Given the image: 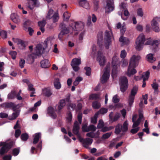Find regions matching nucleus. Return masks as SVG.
Here are the masks:
<instances>
[{
	"label": "nucleus",
	"instance_id": "obj_1",
	"mask_svg": "<svg viewBox=\"0 0 160 160\" xmlns=\"http://www.w3.org/2000/svg\"><path fill=\"white\" fill-rule=\"evenodd\" d=\"M45 49L42 45H37L34 49V53L29 56V59L33 60L37 59L38 57L41 56L43 53Z\"/></svg>",
	"mask_w": 160,
	"mask_h": 160
},
{
	"label": "nucleus",
	"instance_id": "obj_20",
	"mask_svg": "<svg viewBox=\"0 0 160 160\" xmlns=\"http://www.w3.org/2000/svg\"><path fill=\"white\" fill-rule=\"evenodd\" d=\"M79 4L80 6L86 9L89 8V4L88 2L86 0H83L82 1H79Z\"/></svg>",
	"mask_w": 160,
	"mask_h": 160
},
{
	"label": "nucleus",
	"instance_id": "obj_45",
	"mask_svg": "<svg viewBox=\"0 0 160 160\" xmlns=\"http://www.w3.org/2000/svg\"><path fill=\"white\" fill-rule=\"evenodd\" d=\"M16 95V93L15 91H12L8 95V98L9 99H13L15 98Z\"/></svg>",
	"mask_w": 160,
	"mask_h": 160
},
{
	"label": "nucleus",
	"instance_id": "obj_15",
	"mask_svg": "<svg viewBox=\"0 0 160 160\" xmlns=\"http://www.w3.org/2000/svg\"><path fill=\"white\" fill-rule=\"evenodd\" d=\"M116 61H112V76L113 78L116 76L118 73L117 65L116 64Z\"/></svg>",
	"mask_w": 160,
	"mask_h": 160
},
{
	"label": "nucleus",
	"instance_id": "obj_46",
	"mask_svg": "<svg viewBox=\"0 0 160 160\" xmlns=\"http://www.w3.org/2000/svg\"><path fill=\"white\" fill-rule=\"evenodd\" d=\"M154 54L152 53H149L147 54L146 57V59L148 60H153L156 59V58L154 57Z\"/></svg>",
	"mask_w": 160,
	"mask_h": 160
},
{
	"label": "nucleus",
	"instance_id": "obj_5",
	"mask_svg": "<svg viewBox=\"0 0 160 160\" xmlns=\"http://www.w3.org/2000/svg\"><path fill=\"white\" fill-rule=\"evenodd\" d=\"M110 67V63L108 62L105 68L103 74L101 79V82L102 84L107 82L109 78Z\"/></svg>",
	"mask_w": 160,
	"mask_h": 160
},
{
	"label": "nucleus",
	"instance_id": "obj_33",
	"mask_svg": "<svg viewBox=\"0 0 160 160\" xmlns=\"http://www.w3.org/2000/svg\"><path fill=\"white\" fill-rule=\"evenodd\" d=\"M97 59V60H104L105 59V57L102 52L99 51L98 52Z\"/></svg>",
	"mask_w": 160,
	"mask_h": 160
},
{
	"label": "nucleus",
	"instance_id": "obj_43",
	"mask_svg": "<svg viewBox=\"0 0 160 160\" xmlns=\"http://www.w3.org/2000/svg\"><path fill=\"white\" fill-rule=\"evenodd\" d=\"M100 96L98 94H92L90 95L89 99H90L96 100L99 98Z\"/></svg>",
	"mask_w": 160,
	"mask_h": 160
},
{
	"label": "nucleus",
	"instance_id": "obj_29",
	"mask_svg": "<svg viewBox=\"0 0 160 160\" xmlns=\"http://www.w3.org/2000/svg\"><path fill=\"white\" fill-rule=\"evenodd\" d=\"M66 102L65 99H62L60 100L58 107V109L60 111L61 110L65 105Z\"/></svg>",
	"mask_w": 160,
	"mask_h": 160
},
{
	"label": "nucleus",
	"instance_id": "obj_23",
	"mask_svg": "<svg viewBox=\"0 0 160 160\" xmlns=\"http://www.w3.org/2000/svg\"><path fill=\"white\" fill-rule=\"evenodd\" d=\"M160 43V40H153L152 43V47H151V48L152 50L155 51L159 44Z\"/></svg>",
	"mask_w": 160,
	"mask_h": 160
},
{
	"label": "nucleus",
	"instance_id": "obj_10",
	"mask_svg": "<svg viewBox=\"0 0 160 160\" xmlns=\"http://www.w3.org/2000/svg\"><path fill=\"white\" fill-rule=\"evenodd\" d=\"M114 9V4L113 0H108L105 7V12L109 13Z\"/></svg>",
	"mask_w": 160,
	"mask_h": 160
},
{
	"label": "nucleus",
	"instance_id": "obj_17",
	"mask_svg": "<svg viewBox=\"0 0 160 160\" xmlns=\"http://www.w3.org/2000/svg\"><path fill=\"white\" fill-rule=\"evenodd\" d=\"M13 41L18 44L19 46L22 49H24L25 47L24 42L22 40L18 39L13 38Z\"/></svg>",
	"mask_w": 160,
	"mask_h": 160
},
{
	"label": "nucleus",
	"instance_id": "obj_18",
	"mask_svg": "<svg viewBox=\"0 0 160 160\" xmlns=\"http://www.w3.org/2000/svg\"><path fill=\"white\" fill-rule=\"evenodd\" d=\"M19 106L18 107V108L16 109V110L14 111L15 112L12 113L11 116L8 117V119L10 120H12L15 119L19 115V113L20 111V110L19 109Z\"/></svg>",
	"mask_w": 160,
	"mask_h": 160
},
{
	"label": "nucleus",
	"instance_id": "obj_48",
	"mask_svg": "<svg viewBox=\"0 0 160 160\" xmlns=\"http://www.w3.org/2000/svg\"><path fill=\"white\" fill-rule=\"evenodd\" d=\"M81 63V61H72L71 62V65L72 66H79Z\"/></svg>",
	"mask_w": 160,
	"mask_h": 160
},
{
	"label": "nucleus",
	"instance_id": "obj_24",
	"mask_svg": "<svg viewBox=\"0 0 160 160\" xmlns=\"http://www.w3.org/2000/svg\"><path fill=\"white\" fill-rule=\"evenodd\" d=\"M40 64L41 67L43 68H48L51 65L49 61H41Z\"/></svg>",
	"mask_w": 160,
	"mask_h": 160
},
{
	"label": "nucleus",
	"instance_id": "obj_4",
	"mask_svg": "<svg viewBox=\"0 0 160 160\" xmlns=\"http://www.w3.org/2000/svg\"><path fill=\"white\" fill-rule=\"evenodd\" d=\"M119 82L120 90L123 92L128 89V79L126 77L122 76L119 78Z\"/></svg>",
	"mask_w": 160,
	"mask_h": 160
},
{
	"label": "nucleus",
	"instance_id": "obj_30",
	"mask_svg": "<svg viewBox=\"0 0 160 160\" xmlns=\"http://www.w3.org/2000/svg\"><path fill=\"white\" fill-rule=\"evenodd\" d=\"M128 129V123L127 121H125L123 125H121V130L123 133L127 131Z\"/></svg>",
	"mask_w": 160,
	"mask_h": 160
},
{
	"label": "nucleus",
	"instance_id": "obj_13",
	"mask_svg": "<svg viewBox=\"0 0 160 160\" xmlns=\"http://www.w3.org/2000/svg\"><path fill=\"white\" fill-rule=\"evenodd\" d=\"M80 129L79 125L77 121H76L74 123L72 129V132L73 133L78 136H79V133Z\"/></svg>",
	"mask_w": 160,
	"mask_h": 160
},
{
	"label": "nucleus",
	"instance_id": "obj_25",
	"mask_svg": "<svg viewBox=\"0 0 160 160\" xmlns=\"http://www.w3.org/2000/svg\"><path fill=\"white\" fill-rule=\"evenodd\" d=\"M54 85L55 88L57 89H60L61 87V85L60 82V79L58 78H55L54 82Z\"/></svg>",
	"mask_w": 160,
	"mask_h": 160
},
{
	"label": "nucleus",
	"instance_id": "obj_35",
	"mask_svg": "<svg viewBox=\"0 0 160 160\" xmlns=\"http://www.w3.org/2000/svg\"><path fill=\"white\" fill-rule=\"evenodd\" d=\"M43 94L47 97H49L52 94L51 90L48 88H46L43 90Z\"/></svg>",
	"mask_w": 160,
	"mask_h": 160
},
{
	"label": "nucleus",
	"instance_id": "obj_26",
	"mask_svg": "<svg viewBox=\"0 0 160 160\" xmlns=\"http://www.w3.org/2000/svg\"><path fill=\"white\" fill-rule=\"evenodd\" d=\"M130 67H128L127 72V75L129 77H130L132 75L135 74L137 72V71L134 68L132 69Z\"/></svg>",
	"mask_w": 160,
	"mask_h": 160
},
{
	"label": "nucleus",
	"instance_id": "obj_8",
	"mask_svg": "<svg viewBox=\"0 0 160 160\" xmlns=\"http://www.w3.org/2000/svg\"><path fill=\"white\" fill-rule=\"evenodd\" d=\"M105 38L104 40L105 46L106 49H108L109 46L111 44V37L112 35L111 31L109 32L106 31L105 32Z\"/></svg>",
	"mask_w": 160,
	"mask_h": 160
},
{
	"label": "nucleus",
	"instance_id": "obj_50",
	"mask_svg": "<svg viewBox=\"0 0 160 160\" xmlns=\"http://www.w3.org/2000/svg\"><path fill=\"white\" fill-rule=\"evenodd\" d=\"M88 129L86 131L87 132H88L90 131L94 132L95 131L96 129V128L95 126L92 124L91 125L88 127Z\"/></svg>",
	"mask_w": 160,
	"mask_h": 160
},
{
	"label": "nucleus",
	"instance_id": "obj_9",
	"mask_svg": "<svg viewBox=\"0 0 160 160\" xmlns=\"http://www.w3.org/2000/svg\"><path fill=\"white\" fill-rule=\"evenodd\" d=\"M19 106L18 104L15 105L12 102H6L3 103L1 105L2 107L5 109H11L13 111H15L16 108Z\"/></svg>",
	"mask_w": 160,
	"mask_h": 160
},
{
	"label": "nucleus",
	"instance_id": "obj_42",
	"mask_svg": "<svg viewBox=\"0 0 160 160\" xmlns=\"http://www.w3.org/2000/svg\"><path fill=\"white\" fill-rule=\"evenodd\" d=\"M25 6L26 8H28L30 10H32L34 8V6L31 2L29 0H28V2L25 4Z\"/></svg>",
	"mask_w": 160,
	"mask_h": 160
},
{
	"label": "nucleus",
	"instance_id": "obj_34",
	"mask_svg": "<svg viewBox=\"0 0 160 160\" xmlns=\"http://www.w3.org/2000/svg\"><path fill=\"white\" fill-rule=\"evenodd\" d=\"M121 131V124L118 123L115 127L114 132L116 134L118 135Z\"/></svg>",
	"mask_w": 160,
	"mask_h": 160
},
{
	"label": "nucleus",
	"instance_id": "obj_49",
	"mask_svg": "<svg viewBox=\"0 0 160 160\" xmlns=\"http://www.w3.org/2000/svg\"><path fill=\"white\" fill-rule=\"evenodd\" d=\"M85 70L86 71V75L88 76H89L91 74V69L90 67H86L84 68Z\"/></svg>",
	"mask_w": 160,
	"mask_h": 160
},
{
	"label": "nucleus",
	"instance_id": "obj_22",
	"mask_svg": "<svg viewBox=\"0 0 160 160\" xmlns=\"http://www.w3.org/2000/svg\"><path fill=\"white\" fill-rule=\"evenodd\" d=\"M92 140L90 138H86L84 140L83 146L86 148H88V146L90 145L92 143Z\"/></svg>",
	"mask_w": 160,
	"mask_h": 160
},
{
	"label": "nucleus",
	"instance_id": "obj_57",
	"mask_svg": "<svg viewBox=\"0 0 160 160\" xmlns=\"http://www.w3.org/2000/svg\"><path fill=\"white\" fill-rule=\"evenodd\" d=\"M21 131L19 129H17L15 130V137L16 138H18L21 134Z\"/></svg>",
	"mask_w": 160,
	"mask_h": 160
},
{
	"label": "nucleus",
	"instance_id": "obj_52",
	"mask_svg": "<svg viewBox=\"0 0 160 160\" xmlns=\"http://www.w3.org/2000/svg\"><path fill=\"white\" fill-rule=\"evenodd\" d=\"M53 10L51 9L49 10L47 16L46 17V18L48 19H50L52 18L51 15L53 14Z\"/></svg>",
	"mask_w": 160,
	"mask_h": 160
},
{
	"label": "nucleus",
	"instance_id": "obj_7",
	"mask_svg": "<svg viewBox=\"0 0 160 160\" xmlns=\"http://www.w3.org/2000/svg\"><path fill=\"white\" fill-rule=\"evenodd\" d=\"M138 90V87L136 86L133 87L132 89L130 94L129 97V106L131 107L133 103L135 98V96Z\"/></svg>",
	"mask_w": 160,
	"mask_h": 160
},
{
	"label": "nucleus",
	"instance_id": "obj_41",
	"mask_svg": "<svg viewBox=\"0 0 160 160\" xmlns=\"http://www.w3.org/2000/svg\"><path fill=\"white\" fill-rule=\"evenodd\" d=\"M54 22H57L59 18V16L58 12H56L52 17Z\"/></svg>",
	"mask_w": 160,
	"mask_h": 160
},
{
	"label": "nucleus",
	"instance_id": "obj_59",
	"mask_svg": "<svg viewBox=\"0 0 160 160\" xmlns=\"http://www.w3.org/2000/svg\"><path fill=\"white\" fill-rule=\"evenodd\" d=\"M140 128L138 127L136 128H133L131 129L130 130V132L132 134H134L136 133L139 130Z\"/></svg>",
	"mask_w": 160,
	"mask_h": 160
},
{
	"label": "nucleus",
	"instance_id": "obj_53",
	"mask_svg": "<svg viewBox=\"0 0 160 160\" xmlns=\"http://www.w3.org/2000/svg\"><path fill=\"white\" fill-rule=\"evenodd\" d=\"M31 24V22L30 20H27L24 23V30L26 31L27 29V26L30 25Z\"/></svg>",
	"mask_w": 160,
	"mask_h": 160
},
{
	"label": "nucleus",
	"instance_id": "obj_19",
	"mask_svg": "<svg viewBox=\"0 0 160 160\" xmlns=\"http://www.w3.org/2000/svg\"><path fill=\"white\" fill-rule=\"evenodd\" d=\"M11 19L15 23L18 24L20 22V20L19 16L15 13H12L10 16Z\"/></svg>",
	"mask_w": 160,
	"mask_h": 160
},
{
	"label": "nucleus",
	"instance_id": "obj_32",
	"mask_svg": "<svg viewBox=\"0 0 160 160\" xmlns=\"http://www.w3.org/2000/svg\"><path fill=\"white\" fill-rule=\"evenodd\" d=\"M160 19V18L156 17L152 20L151 23L152 28L159 25L157 21H159Z\"/></svg>",
	"mask_w": 160,
	"mask_h": 160
},
{
	"label": "nucleus",
	"instance_id": "obj_14",
	"mask_svg": "<svg viewBox=\"0 0 160 160\" xmlns=\"http://www.w3.org/2000/svg\"><path fill=\"white\" fill-rule=\"evenodd\" d=\"M113 112H111L109 114V118L112 122H115L118 120L121 116V115L119 113L117 112L115 114L113 117Z\"/></svg>",
	"mask_w": 160,
	"mask_h": 160
},
{
	"label": "nucleus",
	"instance_id": "obj_3",
	"mask_svg": "<svg viewBox=\"0 0 160 160\" xmlns=\"http://www.w3.org/2000/svg\"><path fill=\"white\" fill-rule=\"evenodd\" d=\"M145 35L143 33L140 34L137 38L135 43V48L137 50L140 51L142 48L146 41Z\"/></svg>",
	"mask_w": 160,
	"mask_h": 160
},
{
	"label": "nucleus",
	"instance_id": "obj_61",
	"mask_svg": "<svg viewBox=\"0 0 160 160\" xmlns=\"http://www.w3.org/2000/svg\"><path fill=\"white\" fill-rule=\"evenodd\" d=\"M117 95H114L112 98V101L115 103H117L119 101V99L118 98Z\"/></svg>",
	"mask_w": 160,
	"mask_h": 160
},
{
	"label": "nucleus",
	"instance_id": "obj_55",
	"mask_svg": "<svg viewBox=\"0 0 160 160\" xmlns=\"http://www.w3.org/2000/svg\"><path fill=\"white\" fill-rule=\"evenodd\" d=\"M96 46L93 45L92 48V51L91 52V55L92 57H94L96 54Z\"/></svg>",
	"mask_w": 160,
	"mask_h": 160
},
{
	"label": "nucleus",
	"instance_id": "obj_11",
	"mask_svg": "<svg viewBox=\"0 0 160 160\" xmlns=\"http://www.w3.org/2000/svg\"><path fill=\"white\" fill-rule=\"evenodd\" d=\"M72 26H74V28H72V29L76 31H80L82 30L84 28V24L82 22L79 23L78 22H75L72 23Z\"/></svg>",
	"mask_w": 160,
	"mask_h": 160
},
{
	"label": "nucleus",
	"instance_id": "obj_54",
	"mask_svg": "<svg viewBox=\"0 0 160 160\" xmlns=\"http://www.w3.org/2000/svg\"><path fill=\"white\" fill-rule=\"evenodd\" d=\"M111 132H108L103 135L102 137V138L105 139L108 138L111 135Z\"/></svg>",
	"mask_w": 160,
	"mask_h": 160
},
{
	"label": "nucleus",
	"instance_id": "obj_12",
	"mask_svg": "<svg viewBox=\"0 0 160 160\" xmlns=\"http://www.w3.org/2000/svg\"><path fill=\"white\" fill-rule=\"evenodd\" d=\"M47 112L48 114L52 118L55 119L57 118V114L53 107L51 106L49 107L47 109Z\"/></svg>",
	"mask_w": 160,
	"mask_h": 160
},
{
	"label": "nucleus",
	"instance_id": "obj_21",
	"mask_svg": "<svg viewBox=\"0 0 160 160\" xmlns=\"http://www.w3.org/2000/svg\"><path fill=\"white\" fill-rule=\"evenodd\" d=\"M41 138V134L40 132H38L36 133L34 135L33 143L35 144H37L39 141V139Z\"/></svg>",
	"mask_w": 160,
	"mask_h": 160
},
{
	"label": "nucleus",
	"instance_id": "obj_63",
	"mask_svg": "<svg viewBox=\"0 0 160 160\" xmlns=\"http://www.w3.org/2000/svg\"><path fill=\"white\" fill-rule=\"evenodd\" d=\"M0 35H1L3 38H6L7 37V32L4 31H0Z\"/></svg>",
	"mask_w": 160,
	"mask_h": 160
},
{
	"label": "nucleus",
	"instance_id": "obj_47",
	"mask_svg": "<svg viewBox=\"0 0 160 160\" xmlns=\"http://www.w3.org/2000/svg\"><path fill=\"white\" fill-rule=\"evenodd\" d=\"M108 112V109L105 108H102L100 110L97 112L96 113L98 114L99 115L100 114H104Z\"/></svg>",
	"mask_w": 160,
	"mask_h": 160
},
{
	"label": "nucleus",
	"instance_id": "obj_37",
	"mask_svg": "<svg viewBox=\"0 0 160 160\" xmlns=\"http://www.w3.org/2000/svg\"><path fill=\"white\" fill-rule=\"evenodd\" d=\"M20 152V148L18 147L17 148H14L12 149V154L13 156H16L19 154Z\"/></svg>",
	"mask_w": 160,
	"mask_h": 160
},
{
	"label": "nucleus",
	"instance_id": "obj_44",
	"mask_svg": "<svg viewBox=\"0 0 160 160\" xmlns=\"http://www.w3.org/2000/svg\"><path fill=\"white\" fill-rule=\"evenodd\" d=\"M98 114L96 113L94 116L91 118V122L93 124H95L97 122V119L98 116Z\"/></svg>",
	"mask_w": 160,
	"mask_h": 160
},
{
	"label": "nucleus",
	"instance_id": "obj_31",
	"mask_svg": "<svg viewBox=\"0 0 160 160\" xmlns=\"http://www.w3.org/2000/svg\"><path fill=\"white\" fill-rule=\"evenodd\" d=\"M119 41L123 44H127L129 43V40L122 36L120 37L119 39Z\"/></svg>",
	"mask_w": 160,
	"mask_h": 160
},
{
	"label": "nucleus",
	"instance_id": "obj_62",
	"mask_svg": "<svg viewBox=\"0 0 160 160\" xmlns=\"http://www.w3.org/2000/svg\"><path fill=\"white\" fill-rule=\"evenodd\" d=\"M32 1L33 3V6L38 7L40 6V3L38 0H34Z\"/></svg>",
	"mask_w": 160,
	"mask_h": 160
},
{
	"label": "nucleus",
	"instance_id": "obj_64",
	"mask_svg": "<svg viewBox=\"0 0 160 160\" xmlns=\"http://www.w3.org/2000/svg\"><path fill=\"white\" fill-rule=\"evenodd\" d=\"M152 88L155 91L158 90V85L156 82L153 83L152 85Z\"/></svg>",
	"mask_w": 160,
	"mask_h": 160
},
{
	"label": "nucleus",
	"instance_id": "obj_36",
	"mask_svg": "<svg viewBox=\"0 0 160 160\" xmlns=\"http://www.w3.org/2000/svg\"><path fill=\"white\" fill-rule=\"evenodd\" d=\"M138 61H130L128 67L131 68L136 67L138 64Z\"/></svg>",
	"mask_w": 160,
	"mask_h": 160
},
{
	"label": "nucleus",
	"instance_id": "obj_38",
	"mask_svg": "<svg viewBox=\"0 0 160 160\" xmlns=\"http://www.w3.org/2000/svg\"><path fill=\"white\" fill-rule=\"evenodd\" d=\"M92 106L94 109H99L101 106L100 103L98 101H95L92 102Z\"/></svg>",
	"mask_w": 160,
	"mask_h": 160
},
{
	"label": "nucleus",
	"instance_id": "obj_27",
	"mask_svg": "<svg viewBox=\"0 0 160 160\" xmlns=\"http://www.w3.org/2000/svg\"><path fill=\"white\" fill-rule=\"evenodd\" d=\"M46 23V22L45 20H43L38 22V25L40 27V29L42 32H44L45 31L44 27Z\"/></svg>",
	"mask_w": 160,
	"mask_h": 160
},
{
	"label": "nucleus",
	"instance_id": "obj_2",
	"mask_svg": "<svg viewBox=\"0 0 160 160\" xmlns=\"http://www.w3.org/2000/svg\"><path fill=\"white\" fill-rule=\"evenodd\" d=\"M14 143L13 141L8 142H0V147L2 146L0 149V155H2L7 153L13 146Z\"/></svg>",
	"mask_w": 160,
	"mask_h": 160
},
{
	"label": "nucleus",
	"instance_id": "obj_56",
	"mask_svg": "<svg viewBox=\"0 0 160 160\" xmlns=\"http://www.w3.org/2000/svg\"><path fill=\"white\" fill-rule=\"evenodd\" d=\"M104 126V122L102 119H100L99 121V122L97 126V128H102Z\"/></svg>",
	"mask_w": 160,
	"mask_h": 160
},
{
	"label": "nucleus",
	"instance_id": "obj_28",
	"mask_svg": "<svg viewBox=\"0 0 160 160\" xmlns=\"http://www.w3.org/2000/svg\"><path fill=\"white\" fill-rule=\"evenodd\" d=\"M28 90L29 91H32L30 94V96L31 97H33L35 96V95L33 94L35 93V89L33 88V85L32 84H28Z\"/></svg>",
	"mask_w": 160,
	"mask_h": 160
},
{
	"label": "nucleus",
	"instance_id": "obj_16",
	"mask_svg": "<svg viewBox=\"0 0 160 160\" xmlns=\"http://www.w3.org/2000/svg\"><path fill=\"white\" fill-rule=\"evenodd\" d=\"M150 75V72L148 71H146L145 74L144 73H143L142 75V78H143L142 83L143 84L142 85V88H144L146 85V83L145 81L148 80Z\"/></svg>",
	"mask_w": 160,
	"mask_h": 160
},
{
	"label": "nucleus",
	"instance_id": "obj_60",
	"mask_svg": "<svg viewBox=\"0 0 160 160\" xmlns=\"http://www.w3.org/2000/svg\"><path fill=\"white\" fill-rule=\"evenodd\" d=\"M138 15L140 17H142L143 15V12L142 9L141 8H139L137 10Z\"/></svg>",
	"mask_w": 160,
	"mask_h": 160
},
{
	"label": "nucleus",
	"instance_id": "obj_51",
	"mask_svg": "<svg viewBox=\"0 0 160 160\" xmlns=\"http://www.w3.org/2000/svg\"><path fill=\"white\" fill-rule=\"evenodd\" d=\"M141 57L138 55H133L131 58L130 60H139L141 59Z\"/></svg>",
	"mask_w": 160,
	"mask_h": 160
},
{
	"label": "nucleus",
	"instance_id": "obj_58",
	"mask_svg": "<svg viewBox=\"0 0 160 160\" xmlns=\"http://www.w3.org/2000/svg\"><path fill=\"white\" fill-rule=\"evenodd\" d=\"M94 4V8L95 10H97L98 8V0H93Z\"/></svg>",
	"mask_w": 160,
	"mask_h": 160
},
{
	"label": "nucleus",
	"instance_id": "obj_39",
	"mask_svg": "<svg viewBox=\"0 0 160 160\" xmlns=\"http://www.w3.org/2000/svg\"><path fill=\"white\" fill-rule=\"evenodd\" d=\"M63 16L64 20L67 21L69 19L71 16V14L68 12H66L63 14Z\"/></svg>",
	"mask_w": 160,
	"mask_h": 160
},
{
	"label": "nucleus",
	"instance_id": "obj_40",
	"mask_svg": "<svg viewBox=\"0 0 160 160\" xmlns=\"http://www.w3.org/2000/svg\"><path fill=\"white\" fill-rule=\"evenodd\" d=\"M29 138L28 134L25 133H22L21 135V138L23 141H26Z\"/></svg>",
	"mask_w": 160,
	"mask_h": 160
},
{
	"label": "nucleus",
	"instance_id": "obj_6",
	"mask_svg": "<svg viewBox=\"0 0 160 160\" xmlns=\"http://www.w3.org/2000/svg\"><path fill=\"white\" fill-rule=\"evenodd\" d=\"M59 28L61 30V31L58 34V37L60 40H62L63 36L69 33V28L68 27L66 26L63 23H62L60 24Z\"/></svg>",
	"mask_w": 160,
	"mask_h": 160
}]
</instances>
